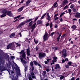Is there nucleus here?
<instances>
[{"instance_id": "obj_1", "label": "nucleus", "mask_w": 80, "mask_h": 80, "mask_svg": "<svg viewBox=\"0 0 80 80\" xmlns=\"http://www.w3.org/2000/svg\"><path fill=\"white\" fill-rule=\"evenodd\" d=\"M0 72L2 73L3 71H5V70H7L8 71V73H9V75H10L12 76V77L13 78H12V80H17L18 78H17L16 79L14 78V75H15V73H14V72L12 70H10V69H7L5 67H4L2 66V62H0Z\"/></svg>"}, {"instance_id": "obj_2", "label": "nucleus", "mask_w": 80, "mask_h": 80, "mask_svg": "<svg viewBox=\"0 0 80 80\" xmlns=\"http://www.w3.org/2000/svg\"><path fill=\"white\" fill-rule=\"evenodd\" d=\"M2 14L1 15V18L5 17V16L7 15V13L8 15L10 17H12V16H13V15L12 13L10 12V11H8L6 9L3 10L2 11Z\"/></svg>"}, {"instance_id": "obj_3", "label": "nucleus", "mask_w": 80, "mask_h": 80, "mask_svg": "<svg viewBox=\"0 0 80 80\" xmlns=\"http://www.w3.org/2000/svg\"><path fill=\"white\" fill-rule=\"evenodd\" d=\"M32 19H29L27 20L26 22L24 21L21 22L17 27V28H21V27H22V26L23 25L25 24L26 22L27 23L30 22H31V21H32Z\"/></svg>"}, {"instance_id": "obj_4", "label": "nucleus", "mask_w": 80, "mask_h": 80, "mask_svg": "<svg viewBox=\"0 0 80 80\" xmlns=\"http://www.w3.org/2000/svg\"><path fill=\"white\" fill-rule=\"evenodd\" d=\"M7 49L11 48V49L14 50H15V46L12 43H10L7 46Z\"/></svg>"}, {"instance_id": "obj_5", "label": "nucleus", "mask_w": 80, "mask_h": 80, "mask_svg": "<svg viewBox=\"0 0 80 80\" xmlns=\"http://www.w3.org/2000/svg\"><path fill=\"white\" fill-rule=\"evenodd\" d=\"M20 54H22V57L24 58H26V55H25L26 52H25L24 50H22L20 52H18Z\"/></svg>"}, {"instance_id": "obj_6", "label": "nucleus", "mask_w": 80, "mask_h": 80, "mask_svg": "<svg viewBox=\"0 0 80 80\" xmlns=\"http://www.w3.org/2000/svg\"><path fill=\"white\" fill-rule=\"evenodd\" d=\"M46 56V54L45 53H39V58H40L41 59H42V58H43L44 57H45Z\"/></svg>"}, {"instance_id": "obj_7", "label": "nucleus", "mask_w": 80, "mask_h": 80, "mask_svg": "<svg viewBox=\"0 0 80 80\" xmlns=\"http://www.w3.org/2000/svg\"><path fill=\"white\" fill-rule=\"evenodd\" d=\"M53 60L52 61V63H51V65H52L53 64H54V62H57V58L56 57H53Z\"/></svg>"}, {"instance_id": "obj_8", "label": "nucleus", "mask_w": 80, "mask_h": 80, "mask_svg": "<svg viewBox=\"0 0 80 80\" xmlns=\"http://www.w3.org/2000/svg\"><path fill=\"white\" fill-rule=\"evenodd\" d=\"M43 38L44 40V41H45L46 40H48V34L47 33L45 34L43 36Z\"/></svg>"}, {"instance_id": "obj_9", "label": "nucleus", "mask_w": 80, "mask_h": 80, "mask_svg": "<svg viewBox=\"0 0 80 80\" xmlns=\"http://www.w3.org/2000/svg\"><path fill=\"white\" fill-rule=\"evenodd\" d=\"M18 70L17 72V75L18 76H19V77H22V75H21V74H20V69L19 67L18 68Z\"/></svg>"}, {"instance_id": "obj_10", "label": "nucleus", "mask_w": 80, "mask_h": 80, "mask_svg": "<svg viewBox=\"0 0 80 80\" xmlns=\"http://www.w3.org/2000/svg\"><path fill=\"white\" fill-rule=\"evenodd\" d=\"M67 50L65 49H63L62 51V55L64 56V57H67Z\"/></svg>"}, {"instance_id": "obj_11", "label": "nucleus", "mask_w": 80, "mask_h": 80, "mask_svg": "<svg viewBox=\"0 0 80 80\" xmlns=\"http://www.w3.org/2000/svg\"><path fill=\"white\" fill-rule=\"evenodd\" d=\"M33 62L35 65H38V66H39V67H42V66H41V65L37 61H34Z\"/></svg>"}, {"instance_id": "obj_12", "label": "nucleus", "mask_w": 80, "mask_h": 80, "mask_svg": "<svg viewBox=\"0 0 80 80\" xmlns=\"http://www.w3.org/2000/svg\"><path fill=\"white\" fill-rule=\"evenodd\" d=\"M23 58H21L20 60L22 63L23 65H24V64H26L27 63V61L25 60H23Z\"/></svg>"}, {"instance_id": "obj_13", "label": "nucleus", "mask_w": 80, "mask_h": 80, "mask_svg": "<svg viewBox=\"0 0 80 80\" xmlns=\"http://www.w3.org/2000/svg\"><path fill=\"white\" fill-rule=\"evenodd\" d=\"M31 2H32V0H28V1L26 2V3L25 4V7H27V6H28L29 4H30Z\"/></svg>"}, {"instance_id": "obj_14", "label": "nucleus", "mask_w": 80, "mask_h": 80, "mask_svg": "<svg viewBox=\"0 0 80 80\" xmlns=\"http://www.w3.org/2000/svg\"><path fill=\"white\" fill-rule=\"evenodd\" d=\"M31 75H32V78H34V79H37V78H36V76L35 75H34V73L32 72L31 74Z\"/></svg>"}, {"instance_id": "obj_15", "label": "nucleus", "mask_w": 80, "mask_h": 80, "mask_svg": "<svg viewBox=\"0 0 80 80\" xmlns=\"http://www.w3.org/2000/svg\"><path fill=\"white\" fill-rule=\"evenodd\" d=\"M27 53L28 56L30 55V48H29L27 49Z\"/></svg>"}, {"instance_id": "obj_16", "label": "nucleus", "mask_w": 80, "mask_h": 80, "mask_svg": "<svg viewBox=\"0 0 80 80\" xmlns=\"http://www.w3.org/2000/svg\"><path fill=\"white\" fill-rule=\"evenodd\" d=\"M37 23H35L31 27V28L32 29V31H33L34 29H35V25H36V24Z\"/></svg>"}, {"instance_id": "obj_17", "label": "nucleus", "mask_w": 80, "mask_h": 80, "mask_svg": "<svg viewBox=\"0 0 80 80\" xmlns=\"http://www.w3.org/2000/svg\"><path fill=\"white\" fill-rule=\"evenodd\" d=\"M24 8V6L21 7V8H19V9H18V12H22V11L23 10V9Z\"/></svg>"}, {"instance_id": "obj_18", "label": "nucleus", "mask_w": 80, "mask_h": 80, "mask_svg": "<svg viewBox=\"0 0 80 80\" xmlns=\"http://www.w3.org/2000/svg\"><path fill=\"white\" fill-rule=\"evenodd\" d=\"M43 23V21L38 20L37 21V24L39 25V24H42Z\"/></svg>"}, {"instance_id": "obj_19", "label": "nucleus", "mask_w": 80, "mask_h": 80, "mask_svg": "<svg viewBox=\"0 0 80 80\" xmlns=\"http://www.w3.org/2000/svg\"><path fill=\"white\" fill-rule=\"evenodd\" d=\"M47 17H48V21H50V20L51 19V18H50V15H49V13H47Z\"/></svg>"}, {"instance_id": "obj_20", "label": "nucleus", "mask_w": 80, "mask_h": 80, "mask_svg": "<svg viewBox=\"0 0 80 80\" xmlns=\"http://www.w3.org/2000/svg\"><path fill=\"white\" fill-rule=\"evenodd\" d=\"M15 35V33H12L10 35V38H13V37H14Z\"/></svg>"}, {"instance_id": "obj_21", "label": "nucleus", "mask_w": 80, "mask_h": 80, "mask_svg": "<svg viewBox=\"0 0 80 80\" xmlns=\"http://www.w3.org/2000/svg\"><path fill=\"white\" fill-rule=\"evenodd\" d=\"M57 68H59L60 69V65L58 64H57L56 65L55 69H57Z\"/></svg>"}, {"instance_id": "obj_22", "label": "nucleus", "mask_w": 80, "mask_h": 80, "mask_svg": "<svg viewBox=\"0 0 80 80\" xmlns=\"http://www.w3.org/2000/svg\"><path fill=\"white\" fill-rule=\"evenodd\" d=\"M67 3H68V1H67V0H64L62 3V4L64 5H65Z\"/></svg>"}, {"instance_id": "obj_23", "label": "nucleus", "mask_w": 80, "mask_h": 80, "mask_svg": "<svg viewBox=\"0 0 80 80\" xmlns=\"http://www.w3.org/2000/svg\"><path fill=\"white\" fill-rule=\"evenodd\" d=\"M72 28L73 30H74L76 28V26L73 25L72 27Z\"/></svg>"}, {"instance_id": "obj_24", "label": "nucleus", "mask_w": 80, "mask_h": 80, "mask_svg": "<svg viewBox=\"0 0 80 80\" xmlns=\"http://www.w3.org/2000/svg\"><path fill=\"white\" fill-rule=\"evenodd\" d=\"M57 2H55L53 4V6L54 7H55V8L57 7L58 6L57 5Z\"/></svg>"}, {"instance_id": "obj_25", "label": "nucleus", "mask_w": 80, "mask_h": 80, "mask_svg": "<svg viewBox=\"0 0 80 80\" xmlns=\"http://www.w3.org/2000/svg\"><path fill=\"white\" fill-rule=\"evenodd\" d=\"M76 14L78 16V17L80 18V13H79L78 12H76Z\"/></svg>"}, {"instance_id": "obj_26", "label": "nucleus", "mask_w": 80, "mask_h": 80, "mask_svg": "<svg viewBox=\"0 0 80 80\" xmlns=\"http://www.w3.org/2000/svg\"><path fill=\"white\" fill-rule=\"evenodd\" d=\"M47 14V13H45L44 14L43 16L41 17V20H42L43 19V18H44L45 17V16L46 15V14Z\"/></svg>"}, {"instance_id": "obj_27", "label": "nucleus", "mask_w": 80, "mask_h": 80, "mask_svg": "<svg viewBox=\"0 0 80 80\" xmlns=\"http://www.w3.org/2000/svg\"><path fill=\"white\" fill-rule=\"evenodd\" d=\"M34 67L33 66H31L30 68V70L31 71H32V72H33L34 70Z\"/></svg>"}, {"instance_id": "obj_28", "label": "nucleus", "mask_w": 80, "mask_h": 80, "mask_svg": "<svg viewBox=\"0 0 80 80\" xmlns=\"http://www.w3.org/2000/svg\"><path fill=\"white\" fill-rule=\"evenodd\" d=\"M32 24H33V21H32L30 22H29V27H31Z\"/></svg>"}, {"instance_id": "obj_29", "label": "nucleus", "mask_w": 80, "mask_h": 80, "mask_svg": "<svg viewBox=\"0 0 80 80\" xmlns=\"http://www.w3.org/2000/svg\"><path fill=\"white\" fill-rule=\"evenodd\" d=\"M2 50H0V58H2Z\"/></svg>"}, {"instance_id": "obj_30", "label": "nucleus", "mask_w": 80, "mask_h": 80, "mask_svg": "<svg viewBox=\"0 0 80 80\" xmlns=\"http://www.w3.org/2000/svg\"><path fill=\"white\" fill-rule=\"evenodd\" d=\"M68 12L70 14V13H71V12H72V10H71V9H68Z\"/></svg>"}, {"instance_id": "obj_31", "label": "nucleus", "mask_w": 80, "mask_h": 80, "mask_svg": "<svg viewBox=\"0 0 80 80\" xmlns=\"http://www.w3.org/2000/svg\"><path fill=\"white\" fill-rule=\"evenodd\" d=\"M34 42L35 43H37L38 42V40H36L35 39H34Z\"/></svg>"}, {"instance_id": "obj_32", "label": "nucleus", "mask_w": 80, "mask_h": 80, "mask_svg": "<svg viewBox=\"0 0 80 80\" xmlns=\"http://www.w3.org/2000/svg\"><path fill=\"white\" fill-rule=\"evenodd\" d=\"M70 8L72 9H73L74 8V6H73V5L72 4Z\"/></svg>"}, {"instance_id": "obj_33", "label": "nucleus", "mask_w": 80, "mask_h": 80, "mask_svg": "<svg viewBox=\"0 0 80 80\" xmlns=\"http://www.w3.org/2000/svg\"><path fill=\"white\" fill-rule=\"evenodd\" d=\"M30 65H31V67H33V62H31L30 63Z\"/></svg>"}, {"instance_id": "obj_34", "label": "nucleus", "mask_w": 80, "mask_h": 80, "mask_svg": "<svg viewBox=\"0 0 80 80\" xmlns=\"http://www.w3.org/2000/svg\"><path fill=\"white\" fill-rule=\"evenodd\" d=\"M65 13L64 12L62 13L60 15V17H62V15H64Z\"/></svg>"}, {"instance_id": "obj_35", "label": "nucleus", "mask_w": 80, "mask_h": 80, "mask_svg": "<svg viewBox=\"0 0 80 80\" xmlns=\"http://www.w3.org/2000/svg\"><path fill=\"white\" fill-rule=\"evenodd\" d=\"M15 45H16V47H18V46L19 47H20V44H18L17 43H15Z\"/></svg>"}, {"instance_id": "obj_36", "label": "nucleus", "mask_w": 80, "mask_h": 80, "mask_svg": "<svg viewBox=\"0 0 80 80\" xmlns=\"http://www.w3.org/2000/svg\"><path fill=\"white\" fill-rule=\"evenodd\" d=\"M21 17V15H20L15 17V19L18 18H19V17Z\"/></svg>"}, {"instance_id": "obj_37", "label": "nucleus", "mask_w": 80, "mask_h": 80, "mask_svg": "<svg viewBox=\"0 0 80 80\" xmlns=\"http://www.w3.org/2000/svg\"><path fill=\"white\" fill-rule=\"evenodd\" d=\"M51 59H47V61L48 62H51Z\"/></svg>"}, {"instance_id": "obj_38", "label": "nucleus", "mask_w": 80, "mask_h": 80, "mask_svg": "<svg viewBox=\"0 0 80 80\" xmlns=\"http://www.w3.org/2000/svg\"><path fill=\"white\" fill-rule=\"evenodd\" d=\"M58 17L54 18V20H58Z\"/></svg>"}, {"instance_id": "obj_39", "label": "nucleus", "mask_w": 80, "mask_h": 80, "mask_svg": "<svg viewBox=\"0 0 80 80\" xmlns=\"http://www.w3.org/2000/svg\"><path fill=\"white\" fill-rule=\"evenodd\" d=\"M63 78H64V77L63 76H62L60 78V80H62V79H63Z\"/></svg>"}, {"instance_id": "obj_40", "label": "nucleus", "mask_w": 80, "mask_h": 80, "mask_svg": "<svg viewBox=\"0 0 80 80\" xmlns=\"http://www.w3.org/2000/svg\"><path fill=\"white\" fill-rule=\"evenodd\" d=\"M43 73L44 74V75H46V71H44L43 72Z\"/></svg>"}, {"instance_id": "obj_41", "label": "nucleus", "mask_w": 80, "mask_h": 80, "mask_svg": "<svg viewBox=\"0 0 80 80\" xmlns=\"http://www.w3.org/2000/svg\"><path fill=\"white\" fill-rule=\"evenodd\" d=\"M67 8H68V5H66V6H65L63 9H67Z\"/></svg>"}, {"instance_id": "obj_42", "label": "nucleus", "mask_w": 80, "mask_h": 80, "mask_svg": "<svg viewBox=\"0 0 80 80\" xmlns=\"http://www.w3.org/2000/svg\"><path fill=\"white\" fill-rule=\"evenodd\" d=\"M38 17H39V16H37L36 17L35 19V21H36L37 20L38 18Z\"/></svg>"}, {"instance_id": "obj_43", "label": "nucleus", "mask_w": 80, "mask_h": 80, "mask_svg": "<svg viewBox=\"0 0 80 80\" xmlns=\"http://www.w3.org/2000/svg\"><path fill=\"white\" fill-rule=\"evenodd\" d=\"M72 62H68V64L69 65H71V64H72Z\"/></svg>"}, {"instance_id": "obj_44", "label": "nucleus", "mask_w": 80, "mask_h": 80, "mask_svg": "<svg viewBox=\"0 0 80 80\" xmlns=\"http://www.w3.org/2000/svg\"><path fill=\"white\" fill-rule=\"evenodd\" d=\"M54 27L56 28H57L58 27V25H57V24H55Z\"/></svg>"}, {"instance_id": "obj_45", "label": "nucleus", "mask_w": 80, "mask_h": 80, "mask_svg": "<svg viewBox=\"0 0 80 80\" xmlns=\"http://www.w3.org/2000/svg\"><path fill=\"white\" fill-rule=\"evenodd\" d=\"M50 25V23H48L46 24V26L47 27L48 26Z\"/></svg>"}, {"instance_id": "obj_46", "label": "nucleus", "mask_w": 80, "mask_h": 80, "mask_svg": "<svg viewBox=\"0 0 80 80\" xmlns=\"http://www.w3.org/2000/svg\"><path fill=\"white\" fill-rule=\"evenodd\" d=\"M28 78L29 80H32V78L31 77H29Z\"/></svg>"}, {"instance_id": "obj_47", "label": "nucleus", "mask_w": 80, "mask_h": 80, "mask_svg": "<svg viewBox=\"0 0 80 80\" xmlns=\"http://www.w3.org/2000/svg\"><path fill=\"white\" fill-rule=\"evenodd\" d=\"M72 10L73 12H77V10L75 9H74Z\"/></svg>"}, {"instance_id": "obj_48", "label": "nucleus", "mask_w": 80, "mask_h": 80, "mask_svg": "<svg viewBox=\"0 0 80 80\" xmlns=\"http://www.w3.org/2000/svg\"><path fill=\"white\" fill-rule=\"evenodd\" d=\"M60 21V22H63V19H62V18H61L60 19H59Z\"/></svg>"}, {"instance_id": "obj_49", "label": "nucleus", "mask_w": 80, "mask_h": 80, "mask_svg": "<svg viewBox=\"0 0 80 80\" xmlns=\"http://www.w3.org/2000/svg\"><path fill=\"white\" fill-rule=\"evenodd\" d=\"M58 14H57L55 15L54 16V18L55 17H57V16H58Z\"/></svg>"}, {"instance_id": "obj_50", "label": "nucleus", "mask_w": 80, "mask_h": 80, "mask_svg": "<svg viewBox=\"0 0 80 80\" xmlns=\"http://www.w3.org/2000/svg\"><path fill=\"white\" fill-rule=\"evenodd\" d=\"M24 18H25L24 17H22L20 18H19V20H22V19H23Z\"/></svg>"}, {"instance_id": "obj_51", "label": "nucleus", "mask_w": 80, "mask_h": 80, "mask_svg": "<svg viewBox=\"0 0 80 80\" xmlns=\"http://www.w3.org/2000/svg\"><path fill=\"white\" fill-rule=\"evenodd\" d=\"M50 28H52V23L50 22Z\"/></svg>"}, {"instance_id": "obj_52", "label": "nucleus", "mask_w": 80, "mask_h": 80, "mask_svg": "<svg viewBox=\"0 0 80 80\" xmlns=\"http://www.w3.org/2000/svg\"><path fill=\"white\" fill-rule=\"evenodd\" d=\"M34 72L35 73H37V70H35V71H34Z\"/></svg>"}, {"instance_id": "obj_53", "label": "nucleus", "mask_w": 80, "mask_h": 80, "mask_svg": "<svg viewBox=\"0 0 80 80\" xmlns=\"http://www.w3.org/2000/svg\"><path fill=\"white\" fill-rule=\"evenodd\" d=\"M66 68H69V67L68 66V65H66L65 66Z\"/></svg>"}, {"instance_id": "obj_54", "label": "nucleus", "mask_w": 80, "mask_h": 80, "mask_svg": "<svg viewBox=\"0 0 80 80\" xmlns=\"http://www.w3.org/2000/svg\"><path fill=\"white\" fill-rule=\"evenodd\" d=\"M24 0H22V1L20 2V3H22L23 2H24Z\"/></svg>"}, {"instance_id": "obj_55", "label": "nucleus", "mask_w": 80, "mask_h": 80, "mask_svg": "<svg viewBox=\"0 0 80 80\" xmlns=\"http://www.w3.org/2000/svg\"><path fill=\"white\" fill-rule=\"evenodd\" d=\"M65 62V60H64V59H63L62 60V63H64V62Z\"/></svg>"}, {"instance_id": "obj_56", "label": "nucleus", "mask_w": 80, "mask_h": 80, "mask_svg": "<svg viewBox=\"0 0 80 80\" xmlns=\"http://www.w3.org/2000/svg\"><path fill=\"white\" fill-rule=\"evenodd\" d=\"M44 63L45 64H47L48 63V62H47V61H44Z\"/></svg>"}, {"instance_id": "obj_57", "label": "nucleus", "mask_w": 80, "mask_h": 80, "mask_svg": "<svg viewBox=\"0 0 80 80\" xmlns=\"http://www.w3.org/2000/svg\"><path fill=\"white\" fill-rule=\"evenodd\" d=\"M70 1H71L72 2H76L77 0H70Z\"/></svg>"}, {"instance_id": "obj_58", "label": "nucleus", "mask_w": 80, "mask_h": 80, "mask_svg": "<svg viewBox=\"0 0 80 80\" xmlns=\"http://www.w3.org/2000/svg\"><path fill=\"white\" fill-rule=\"evenodd\" d=\"M60 39V37H58L57 38V40H58V42L59 41V40Z\"/></svg>"}, {"instance_id": "obj_59", "label": "nucleus", "mask_w": 80, "mask_h": 80, "mask_svg": "<svg viewBox=\"0 0 80 80\" xmlns=\"http://www.w3.org/2000/svg\"><path fill=\"white\" fill-rule=\"evenodd\" d=\"M75 80V78L73 77L71 78V80Z\"/></svg>"}, {"instance_id": "obj_60", "label": "nucleus", "mask_w": 80, "mask_h": 80, "mask_svg": "<svg viewBox=\"0 0 80 80\" xmlns=\"http://www.w3.org/2000/svg\"><path fill=\"white\" fill-rule=\"evenodd\" d=\"M19 34L20 35V37H22V34H21V33H19Z\"/></svg>"}, {"instance_id": "obj_61", "label": "nucleus", "mask_w": 80, "mask_h": 80, "mask_svg": "<svg viewBox=\"0 0 80 80\" xmlns=\"http://www.w3.org/2000/svg\"><path fill=\"white\" fill-rule=\"evenodd\" d=\"M54 49L55 50H57V48H54Z\"/></svg>"}, {"instance_id": "obj_62", "label": "nucleus", "mask_w": 80, "mask_h": 80, "mask_svg": "<svg viewBox=\"0 0 80 80\" xmlns=\"http://www.w3.org/2000/svg\"><path fill=\"white\" fill-rule=\"evenodd\" d=\"M65 61H68V58H66L65 59Z\"/></svg>"}, {"instance_id": "obj_63", "label": "nucleus", "mask_w": 80, "mask_h": 80, "mask_svg": "<svg viewBox=\"0 0 80 80\" xmlns=\"http://www.w3.org/2000/svg\"><path fill=\"white\" fill-rule=\"evenodd\" d=\"M46 71L47 72H49V69H46Z\"/></svg>"}, {"instance_id": "obj_64", "label": "nucleus", "mask_w": 80, "mask_h": 80, "mask_svg": "<svg viewBox=\"0 0 80 80\" xmlns=\"http://www.w3.org/2000/svg\"><path fill=\"white\" fill-rule=\"evenodd\" d=\"M78 21H79V23L80 24V19H79Z\"/></svg>"}]
</instances>
